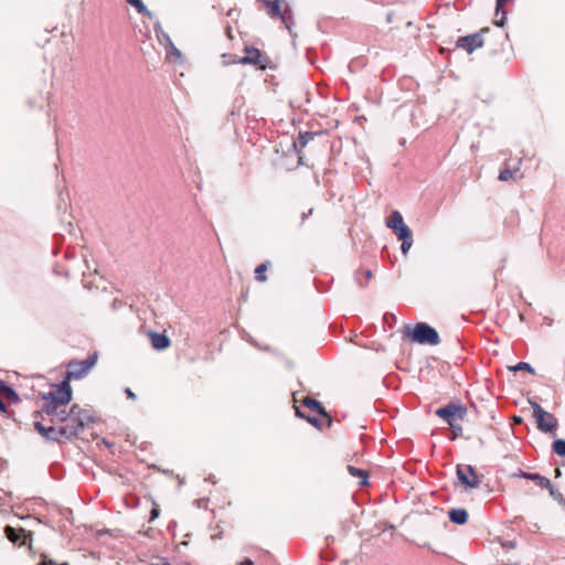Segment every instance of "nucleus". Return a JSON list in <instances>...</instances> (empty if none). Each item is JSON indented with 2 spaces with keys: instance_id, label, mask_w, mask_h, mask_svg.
<instances>
[{
  "instance_id": "obj_1",
  "label": "nucleus",
  "mask_w": 565,
  "mask_h": 565,
  "mask_svg": "<svg viewBox=\"0 0 565 565\" xmlns=\"http://www.w3.org/2000/svg\"><path fill=\"white\" fill-rule=\"evenodd\" d=\"M43 399L45 404L43 405L42 412L51 416L52 422H67L71 417V411L66 412L64 407L72 399V388L67 380H64L47 394L43 395Z\"/></svg>"
},
{
  "instance_id": "obj_2",
  "label": "nucleus",
  "mask_w": 565,
  "mask_h": 565,
  "mask_svg": "<svg viewBox=\"0 0 565 565\" xmlns=\"http://www.w3.org/2000/svg\"><path fill=\"white\" fill-rule=\"evenodd\" d=\"M529 403L533 409V415L536 419L537 428L543 433L555 434L558 426L556 417L553 414L544 411L537 402L529 401Z\"/></svg>"
},
{
  "instance_id": "obj_3",
  "label": "nucleus",
  "mask_w": 565,
  "mask_h": 565,
  "mask_svg": "<svg viewBox=\"0 0 565 565\" xmlns=\"http://www.w3.org/2000/svg\"><path fill=\"white\" fill-rule=\"evenodd\" d=\"M411 339L419 344L437 345L440 342L438 332L425 322L416 323Z\"/></svg>"
},
{
  "instance_id": "obj_4",
  "label": "nucleus",
  "mask_w": 565,
  "mask_h": 565,
  "mask_svg": "<svg viewBox=\"0 0 565 565\" xmlns=\"http://www.w3.org/2000/svg\"><path fill=\"white\" fill-rule=\"evenodd\" d=\"M72 416H75L77 424H66L67 429L64 430V434L67 436L76 437L78 433L90 422L94 420V417L88 409H84L78 405H73L71 407Z\"/></svg>"
},
{
  "instance_id": "obj_5",
  "label": "nucleus",
  "mask_w": 565,
  "mask_h": 565,
  "mask_svg": "<svg viewBox=\"0 0 565 565\" xmlns=\"http://www.w3.org/2000/svg\"><path fill=\"white\" fill-rule=\"evenodd\" d=\"M264 2L267 9V13L271 18H279L284 25L286 26V29L290 32L291 26L294 25V17L289 6L286 4L285 8L282 9L279 3V0H264Z\"/></svg>"
},
{
  "instance_id": "obj_6",
  "label": "nucleus",
  "mask_w": 565,
  "mask_h": 565,
  "mask_svg": "<svg viewBox=\"0 0 565 565\" xmlns=\"http://www.w3.org/2000/svg\"><path fill=\"white\" fill-rule=\"evenodd\" d=\"M466 409L459 404L450 403L444 407L436 409V415L444 419L451 429L458 428L462 430L461 426L456 423L458 418H462Z\"/></svg>"
},
{
  "instance_id": "obj_7",
  "label": "nucleus",
  "mask_w": 565,
  "mask_h": 565,
  "mask_svg": "<svg viewBox=\"0 0 565 565\" xmlns=\"http://www.w3.org/2000/svg\"><path fill=\"white\" fill-rule=\"evenodd\" d=\"M96 360L97 355L94 353L84 360L70 362L66 380L68 381V379L83 377L90 370V367H93V365L96 363Z\"/></svg>"
},
{
  "instance_id": "obj_8",
  "label": "nucleus",
  "mask_w": 565,
  "mask_h": 565,
  "mask_svg": "<svg viewBox=\"0 0 565 565\" xmlns=\"http://www.w3.org/2000/svg\"><path fill=\"white\" fill-rule=\"evenodd\" d=\"M457 477L466 488H478L481 483V477L477 475L471 466H458Z\"/></svg>"
},
{
  "instance_id": "obj_9",
  "label": "nucleus",
  "mask_w": 565,
  "mask_h": 565,
  "mask_svg": "<svg viewBox=\"0 0 565 565\" xmlns=\"http://www.w3.org/2000/svg\"><path fill=\"white\" fill-rule=\"evenodd\" d=\"M483 45V38L481 33H473L470 35L461 36L458 39L456 46L463 49L467 53L471 54L475 50Z\"/></svg>"
},
{
  "instance_id": "obj_10",
  "label": "nucleus",
  "mask_w": 565,
  "mask_h": 565,
  "mask_svg": "<svg viewBox=\"0 0 565 565\" xmlns=\"http://www.w3.org/2000/svg\"><path fill=\"white\" fill-rule=\"evenodd\" d=\"M241 64H252V65H260L262 64V53L258 49L253 46L245 47V56L238 60Z\"/></svg>"
},
{
  "instance_id": "obj_11",
  "label": "nucleus",
  "mask_w": 565,
  "mask_h": 565,
  "mask_svg": "<svg viewBox=\"0 0 565 565\" xmlns=\"http://www.w3.org/2000/svg\"><path fill=\"white\" fill-rule=\"evenodd\" d=\"M6 536L8 540L18 545H24L26 541V534L23 529H14L12 526H6Z\"/></svg>"
},
{
  "instance_id": "obj_12",
  "label": "nucleus",
  "mask_w": 565,
  "mask_h": 565,
  "mask_svg": "<svg viewBox=\"0 0 565 565\" xmlns=\"http://www.w3.org/2000/svg\"><path fill=\"white\" fill-rule=\"evenodd\" d=\"M149 337L151 345L156 350H164L170 345V339L163 333L151 332Z\"/></svg>"
},
{
  "instance_id": "obj_13",
  "label": "nucleus",
  "mask_w": 565,
  "mask_h": 565,
  "mask_svg": "<svg viewBox=\"0 0 565 565\" xmlns=\"http://www.w3.org/2000/svg\"><path fill=\"white\" fill-rule=\"evenodd\" d=\"M67 429V425H64L62 427H58V428H55L53 426H49L47 427V431H46V439H50V440H60L61 438H66V439H71L73 438V436H67L66 434H64V430Z\"/></svg>"
},
{
  "instance_id": "obj_14",
  "label": "nucleus",
  "mask_w": 565,
  "mask_h": 565,
  "mask_svg": "<svg viewBox=\"0 0 565 565\" xmlns=\"http://www.w3.org/2000/svg\"><path fill=\"white\" fill-rule=\"evenodd\" d=\"M449 520L455 524H465L468 520V512L465 509H451L448 512Z\"/></svg>"
},
{
  "instance_id": "obj_15",
  "label": "nucleus",
  "mask_w": 565,
  "mask_h": 565,
  "mask_svg": "<svg viewBox=\"0 0 565 565\" xmlns=\"http://www.w3.org/2000/svg\"><path fill=\"white\" fill-rule=\"evenodd\" d=\"M347 470L352 477L360 479V481H359L360 486H366L369 483V473L366 470L356 468L351 465H349L347 467Z\"/></svg>"
},
{
  "instance_id": "obj_16",
  "label": "nucleus",
  "mask_w": 565,
  "mask_h": 565,
  "mask_svg": "<svg viewBox=\"0 0 565 565\" xmlns=\"http://www.w3.org/2000/svg\"><path fill=\"white\" fill-rule=\"evenodd\" d=\"M154 33L161 45H164L166 47H173L172 40L170 39L169 34L162 29L160 23L154 24Z\"/></svg>"
},
{
  "instance_id": "obj_17",
  "label": "nucleus",
  "mask_w": 565,
  "mask_h": 565,
  "mask_svg": "<svg viewBox=\"0 0 565 565\" xmlns=\"http://www.w3.org/2000/svg\"><path fill=\"white\" fill-rule=\"evenodd\" d=\"M302 404L308 407L310 411L316 412L320 415L328 416L323 406L316 399L311 397H305L302 399Z\"/></svg>"
},
{
  "instance_id": "obj_18",
  "label": "nucleus",
  "mask_w": 565,
  "mask_h": 565,
  "mask_svg": "<svg viewBox=\"0 0 565 565\" xmlns=\"http://www.w3.org/2000/svg\"><path fill=\"white\" fill-rule=\"evenodd\" d=\"M405 222L403 220L402 214L398 211H394L388 218L385 221V225L391 230H396L398 226L403 225Z\"/></svg>"
},
{
  "instance_id": "obj_19",
  "label": "nucleus",
  "mask_w": 565,
  "mask_h": 565,
  "mask_svg": "<svg viewBox=\"0 0 565 565\" xmlns=\"http://www.w3.org/2000/svg\"><path fill=\"white\" fill-rule=\"evenodd\" d=\"M526 479L533 481L536 486H539L541 488L550 487V479H547L546 477H543V476H541L539 473H531L530 472L526 476Z\"/></svg>"
},
{
  "instance_id": "obj_20",
  "label": "nucleus",
  "mask_w": 565,
  "mask_h": 565,
  "mask_svg": "<svg viewBox=\"0 0 565 565\" xmlns=\"http://www.w3.org/2000/svg\"><path fill=\"white\" fill-rule=\"evenodd\" d=\"M130 6H132L140 14H145L150 17L151 12L147 9L141 0H126Z\"/></svg>"
},
{
  "instance_id": "obj_21",
  "label": "nucleus",
  "mask_w": 565,
  "mask_h": 565,
  "mask_svg": "<svg viewBox=\"0 0 565 565\" xmlns=\"http://www.w3.org/2000/svg\"><path fill=\"white\" fill-rule=\"evenodd\" d=\"M507 0H497V9H495V15L498 17L501 12V18L500 19H497L495 20V24L498 26H503L504 24V21L507 19V12L505 11H501V8L503 6V3L505 2Z\"/></svg>"
},
{
  "instance_id": "obj_22",
  "label": "nucleus",
  "mask_w": 565,
  "mask_h": 565,
  "mask_svg": "<svg viewBox=\"0 0 565 565\" xmlns=\"http://www.w3.org/2000/svg\"><path fill=\"white\" fill-rule=\"evenodd\" d=\"M392 231L394 232L398 239L409 238V236H412V231L405 223L398 226L396 230Z\"/></svg>"
},
{
  "instance_id": "obj_23",
  "label": "nucleus",
  "mask_w": 565,
  "mask_h": 565,
  "mask_svg": "<svg viewBox=\"0 0 565 565\" xmlns=\"http://www.w3.org/2000/svg\"><path fill=\"white\" fill-rule=\"evenodd\" d=\"M518 172H519V168H515L514 170H512L510 168H505L502 171H500L499 180L508 181L510 179H514L515 175L518 174Z\"/></svg>"
},
{
  "instance_id": "obj_24",
  "label": "nucleus",
  "mask_w": 565,
  "mask_h": 565,
  "mask_svg": "<svg viewBox=\"0 0 565 565\" xmlns=\"http://www.w3.org/2000/svg\"><path fill=\"white\" fill-rule=\"evenodd\" d=\"M543 489H547L551 497L555 501L565 505V499H564L563 494L557 489H555L551 482H550V487H544Z\"/></svg>"
},
{
  "instance_id": "obj_25",
  "label": "nucleus",
  "mask_w": 565,
  "mask_h": 565,
  "mask_svg": "<svg viewBox=\"0 0 565 565\" xmlns=\"http://www.w3.org/2000/svg\"><path fill=\"white\" fill-rule=\"evenodd\" d=\"M552 448L556 455H558L561 457H565V439L554 440Z\"/></svg>"
},
{
  "instance_id": "obj_26",
  "label": "nucleus",
  "mask_w": 565,
  "mask_h": 565,
  "mask_svg": "<svg viewBox=\"0 0 565 565\" xmlns=\"http://www.w3.org/2000/svg\"><path fill=\"white\" fill-rule=\"evenodd\" d=\"M267 269V263H263L255 269V278L258 281H266L267 277L265 275V271Z\"/></svg>"
},
{
  "instance_id": "obj_27",
  "label": "nucleus",
  "mask_w": 565,
  "mask_h": 565,
  "mask_svg": "<svg viewBox=\"0 0 565 565\" xmlns=\"http://www.w3.org/2000/svg\"><path fill=\"white\" fill-rule=\"evenodd\" d=\"M401 241H402L401 250L404 255H406L413 245V238H412V236H409V238H403Z\"/></svg>"
},
{
  "instance_id": "obj_28",
  "label": "nucleus",
  "mask_w": 565,
  "mask_h": 565,
  "mask_svg": "<svg viewBox=\"0 0 565 565\" xmlns=\"http://www.w3.org/2000/svg\"><path fill=\"white\" fill-rule=\"evenodd\" d=\"M513 371H527L530 373H534V369L526 362H519L515 366L512 367Z\"/></svg>"
},
{
  "instance_id": "obj_29",
  "label": "nucleus",
  "mask_w": 565,
  "mask_h": 565,
  "mask_svg": "<svg viewBox=\"0 0 565 565\" xmlns=\"http://www.w3.org/2000/svg\"><path fill=\"white\" fill-rule=\"evenodd\" d=\"M313 134L312 132H305V134H300L299 136V143H300V147H306L307 143L313 138Z\"/></svg>"
},
{
  "instance_id": "obj_30",
  "label": "nucleus",
  "mask_w": 565,
  "mask_h": 565,
  "mask_svg": "<svg viewBox=\"0 0 565 565\" xmlns=\"http://www.w3.org/2000/svg\"><path fill=\"white\" fill-rule=\"evenodd\" d=\"M296 415L301 417V418H306L309 423H311L316 427H318V425H319V422H318L317 418H315V417H306L305 414L298 407H296Z\"/></svg>"
},
{
  "instance_id": "obj_31",
  "label": "nucleus",
  "mask_w": 565,
  "mask_h": 565,
  "mask_svg": "<svg viewBox=\"0 0 565 565\" xmlns=\"http://www.w3.org/2000/svg\"><path fill=\"white\" fill-rule=\"evenodd\" d=\"M34 427L43 437L46 438V431H47V427L46 426H44L40 422H35L34 423Z\"/></svg>"
},
{
  "instance_id": "obj_32",
  "label": "nucleus",
  "mask_w": 565,
  "mask_h": 565,
  "mask_svg": "<svg viewBox=\"0 0 565 565\" xmlns=\"http://www.w3.org/2000/svg\"><path fill=\"white\" fill-rule=\"evenodd\" d=\"M501 546L503 548L513 550L516 547V543L515 541H503L501 542Z\"/></svg>"
},
{
  "instance_id": "obj_33",
  "label": "nucleus",
  "mask_w": 565,
  "mask_h": 565,
  "mask_svg": "<svg viewBox=\"0 0 565 565\" xmlns=\"http://www.w3.org/2000/svg\"><path fill=\"white\" fill-rule=\"evenodd\" d=\"M362 275L364 276L365 280H370L372 278V271L370 269H365L362 271Z\"/></svg>"
},
{
  "instance_id": "obj_34",
  "label": "nucleus",
  "mask_w": 565,
  "mask_h": 565,
  "mask_svg": "<svg viewBox=\"0 0 565 565\" xmlns=\"http://www.w3.org/2000/svg\"><path fill=\"white\" fill-rule=\"evenodd\" d=\"M125 393H126V395L128 396V398H130V399H136V394H135L130 388H128V387H127V388L125 390Z\"/></svg>"
},
{
  "instance_id": "obj_35",
  "label": "nucleus",
  "mask_w": 565,
  "mask_h": 565,
  "mask_svg": "<svg viewBox=\"0 0 565 565\" xmlns=\"http://www.w3.org/2000/svg\"><path fill=\"white\" fill-rule=\"evenodd\" d=\"M170 49H171V52H170L171 55H174L177 57H181L180 51L174 45H173V47H170Z\"/></svg>"
},
{
  "instance_id": "obj_36",
  "label": "nucleus",
  "mask_w": 565,
  "mask_h": 565,
  "mask_svg": "<svg viewBox=\"0 0 565 565\" xmlns=\"http://www.w3.org/2000/svg\"><path fill=\"white\" fill-rule=\"evenodd\" d=\"M530 472H525L523 470H519L518 472L514 473L515 477H520V478H524L526 479V476L529 475Z\"/></svg>"
},
{
  "instance_id": "obj_37",
  "label": "nucleus",
  "mask_w": 565,
  "mask_h": 565,
  "mask_svg": "<svg viewBox=\"0 0 565 565\" xmlns=\"http://www.w3.org/2000/svg\"><path fill=\"white\" fill-rule=\"evenodd\" d=\"M158 515H159V510L156 508L152 509L150 512V520H154Z\"/></svg>"
},
{
  "instance_id": "obj_38",
  "label": "nucleus",
  "mask_w": 565,
  "mask_h": 565,
  "mask_svg": "<svg viewBox=\"0 0 565 565\" xmlns=\"http://www.w3.org/2000/svg\"><path fill=\"white\" fill-rule=\"evenodd\" d=\"M66 424H77L75 416L71 415V417L67 419Z\"/></svg>"
},
{
  "instance_id": "obj_39",
  "label": "nucleus",
  "mask_w": 565,
  "mask_h": 565,
  "mask_svg": "<svg viewBox=\"0 0 565 565\" xmlns=\"http://www.w3.org/2000/svg\"><path fill=\"white\" fill-rule=\"evenodd\" d=\"M253 564H254V563H253V561H252V559L246 558L245 561H243V562H242V564H241V565H253Z\"/></svg>"
},
{
  "instance_id": "obj_40",
  "label": "nucleus",
  "mask_w": 565,
  "mask_h": 565,
  "mask_svg": "<svg viewBox=\"0 0 565 565\" xmlns=\"http://www.w3.org/2000/svg\"><path fill=\"white\" fill-rule=\"evenodd\" d=\"M452 431L455 435L454 438L457 437L461 433V430H458V428L452 429Z\"/></svg>"
},
{
  "instance_id": "obj_41",
  "label": "nucleus",
  "mask_w": 565,
  "mask_h": 565,
  "mask_svg": "<svg viewBox=\"0 0 565 565\" xmlns=\"http://www.w3.org/2000/svg\"><path fill=\"white\" fill-rule=\"evenodd\" d=\"M6 408V405L4 403L2 402V399L0 398V409H4Z\"/></svg>"
},
{
  "instance_id": "obj_42",
  "label": "nucleus",
  "mask_w": 565,
  "mask_h": 565,
  "mask_svg": "<svg viewBox=\"0 0 565 565\" xmlns=\"http://www.w3.org/2000/svg\"><path fill=\"white\" fill-rule=\"evenodd\" d=\"M163 565H171V564H169V563H164Z\"/></svg>"
}]
</instances>
